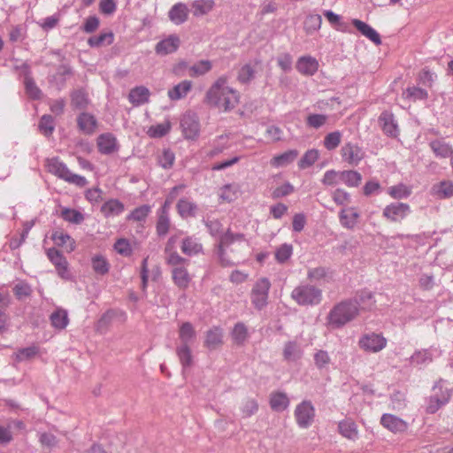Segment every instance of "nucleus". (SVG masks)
<instances>
[{
  "label": "nucleus",
  "instance_id": "f257e3e1",
  "mask_svg": "<svg viewBox=\"0 0 453 453\" xmlns=\"http://www.w3.org/2000/svg\"><path fill=\"white\" fill-rule=\"evenodd\" d=\"M240 101L239 92L230 87L226 76L218 78L205 94L204 103L219 111L226 112L235 108Z\"/></svg>",
  "mask_w": 453,
  "mask_h": 453
},
{
  "label": "nucleus",
  "instance_id": "f03ea898",
  "mask_svg": "<svg viewBox=\"0 0 453 453\" xmlns=\"http://www.w3.org/2000/svg\"><path fill=\"white\" fill-rule=\"evenodd\" d=\"M360 303L357 299H347L335 304L327 315L328 325L341 328L354 320L359 314Z\"/></svg>",
  "mask_w": 453,
  "mask_h": 453
},
{
  "label": "nucleus",
  "instance_id": "7ed1b4c3",
  "mask_svg": "<svg viewBox=\"0 0 453 453\" xmlns=\"http://www.w3.org/2000/svg\"><path fill=\"white\" fill-rule=\"evenodd\" d=\"M196 339V332L193 325L184 322L179 328V344L176 347V355L182 366L183 371L193 364V356L190 346Z\"/></svg>",
  "mask_w": 453,
  "mask_h": 453
},
{
  "label": "nucleus",
  "instance_id": "20e7f679",
  "mask_svg": "<svg viewBox=\"0 0 453 453\" xmlns=\"http://www.w3.org/2000/svg\"><path fill=\"white\" fill-rule=\"evenodd\" d=\"M165 262L172 267L171 273L174 284L180 289H186L191 281V277L187 269L189 260L179 254H172L169 258H166Z\"/></svg>",
  "mask_w": 453,
  "mask_h": 453
},
{
  "label": "nucleus",
  "instance_id": "39448f33",
  "mask_svg": "<svg viewBox=\"0 0 453 453\" xmlns=\"http://www.w3.org/2000/svg\"><path fill=\"white\" fill-rule=\"evenodd\" d=\"M450 398L451 389L447 386L445 380L440 379L433 386L432 395L426 399V411L429 414L435 413L446 405Z\"/></svg>",
  "mask_w": 453,
  "mask_h": 453
},
{
  "label": "nucleus",
  "instance_id": "423d86ee",
  "mask_svg": "<svg viewBox=\"0 0 453 453\" xmlns=\"http://www.w3.org/2000/svg\"><path fill=\"white\" fill-rule=\"evenodd\" d=\"M46 167L49 173L56 175L68 183L74 184L77 187L83 188L88 184L85 177L73 173L58 157L49 158L46 161Z\"/></svg>",
  "mask_w": 453,
  "mask_h": 453
},
{
  "label": "nucleus",
  "instance_id": "0eeeda50",
  "mask_svg": "<svg viewBox=\"0 0 453 453\" xmlns=\"http://www.w3.org/2000/svg\"><path fill=\"white\" fill-rule=\"evenodd\" d=\"M291 298L299 305L313 306L321 302L322 291L315 286L302 284L293 289Z\"/></svg>",
  "mask_w": 453,
  "mask_h": 453
},
{
  "label": "nucleus",
  "instance_id": "6e6552de",
  "mask_svg": "<svg viewBox=\"0 0 453 453\" xmlns=\"http://www.w3.org/2000/svg\"><path fill=\"white\" fill-rule=\"evenodd\" d=\"M270 288L271 281L268 278L263 277L255 282L250 292V299L256 309L260 311L267 305Z\"/></svg>",
  "mask_w": 453,
  "mask_h": 453
},
{
  "label": "nucleus",
  "instance_id": "1a4fd4ad",
  "mask_svg": "<svg viewBox=\"0 0 453 453\" xmlns=\"http://www.w3.org/2000/svg\"><path fill=\"white\" fill-rule=\"evenodd\" d=\"M388 340L381 334L374 332L363 334L358 340L361 349L369 353H378L387 346Z\"/></svg>",
  "mask_w": 453,
  "mask_h": 453
},
{
  "label": "nucleus",
  "instance_id": "9d476101",
  "mask_svg": "<svg viewBox=\"0 0 453 453\" xmlns=\"http://www.w3.org/2000/svg\"><path fill=\"white\" fill-rule=\"evenodd\" d=\"M294 414L298 426L308 428L314 421L315 408L311 401L304 400L296 405Z\"/></svg>",
  "mask_w": 453,
  "mask_h": 453
},
{
  "label": "nucleus",
  "instance_id": "9b49d317",
  "mask_svg": "<svg viewBox=\"0 0 453 453\" xmlns=\"http://www.w3.org/2000/svg\"><path fill=\"white\" fill-rule=\"evenodd\" d=\"M180 127L184 137L188 140H196L200 134V122L194 112L185 113L180 119Z\"/></svg>",
  "mask_w": 453,
  "mask_h": 453
},
{
  "label": "nucleus",
  "instance_id": "f8f14e48",
  "mask_svg": "<svg viewBox=\"0 0 453 453\" xmlns=\"http://www.w3.org/2000/svg\"><path fill=\"white\" fill-rule=\"evenodd\" d=\"M411 207L404 203H392L383 210V217L392 222H400L411 213Z\"/></svg>",
  "mask_w": 453,
  "mask_h": 453
},
{
  "label": "nucleus",
  "instance_id": "ddd939ff",
  "mask_svg": "<svg viewBox=\"0 0 453 453\" xmlns=\"http://www.w3.org/2000/svg\"><path fill=\"white\" fill-rule=\"evenodd\" d=\"M47 256L50 262L55 265L58 275L62 279H69L70 274L68 272V262L62 253L52 248L48 250Z\"/></svg>",
  "mask_w": 453,
  "mask_h": 453
},
{
  "label": "nucleus",
  "instance_id": "4468645a",
  "mask_svg": "<svg viewBox=\"0 0 453 453\" xmlns=\"http://www.w3.org/2000/svg\"><path fill=\"white\" fill-rule=\"evenodd\" d=\"M380 424L394 434L403 433L408 429V424L405 420L389 413H385L381 416Z\"/></svg>",
  "mask_w": 453,
  "mask_h": 453
},
{
  "label": "nucleus",
  "instance_id": "2eb2a0df",
  "mask_svg": "<svg viewBox=\"0 0 453 453\" xmlns=\"http://www.w3.org/2000/svg\"><path fill=\"white\" fill-rule=\"evenodd\" d=\"M379 124L388 136L396 137L398 135V125L392 112L387 111L381 112L379 117Z\"/></svg>",
  "mask_w": 453,
  "mask_h": 453
},
{
  "label": "nucleus",
  "instance_id": "dca6fc26",
  "mask_svg": "<svg viewBox=\"0 0 453 453\" xmlns=\"http://www.w3.org/2000/svg\"><path fill=\"white\" fill-rule=\"evenodd\" d=\"M342 156L349 165H357L364 157L361 148L352 143H347L342 148Z\"/></svg>",
  "mask_w": 453,
  "mask_h": 453
},
{
  "label": "nucleus",
  "instance_id": "f3484780",
  "mask_svg": "<svg viewBox=\"0 0 453 453\" xmlns=\"http://www.w3.org/2000/svg\"><path fill=\"white\" fill-rule=\"evenodd\" d=\"M180 46V38L176 35H171L161 40L156 45L155 50L158 55H168L175 52Z\"/></svg>",
  "mask_w": 453,
  "mask_h": 453
},
{
  "label": "nucleus",
  "instance_id": "a211bd4d",
  "mask_svg": "<svg viewBox=\"0 0 453 453\" xmlns=\"http://www.w3.org/2000/svg\"><path fill=\"white\" fill-rule=\"evenodd\" d=\"M189 10L184 3H177L168 12V18L174 25H181L188 20Z\"/></svg>",
  "mask_w": 453,
  "mask_h": 453
},
{
  "label": "nucleus",
  "instance_id": "6ab92c4d",
  "mask_svg": "<svg viewBox=\"0 0 453 453\" xmlns=\"http://www.w3.org/2000/svg\"><path fill=\"white\" fill-rule=\"evenodd\" d=\"M296 68L303 75H313L319 69V62L315 58L303 56L298 58Z\"/></svg>",
  "mask_w": 453,
  "mask_h": 453
},
{
  "label": "nucleus",
  "instance_id": "aec40b11",
  "mask_svg": "<svg viewBox=\"0 0 453 453\" xmlns=\"http://www.w3.org/2000/svg\"><path fill=\"white\" fill-rule=\"evenodd\" d=\"M223 343V329L214 326L209 329L205 334L204 346L210 350H214Z\"/></svg>",
  "mask_w": 453,
  "mask_h": 453
},
{
  "label": "nucleus",
  "instance_id": "412c9836",
  "mask_svg": "<svg viewBox=\"0 0 453 453\" xmlns=\"http://www.w3.org/2000/svg\"><path fill=\"white\" fill-rule=\"evenodd\" d=\"M79 130L85 134H92L96 129V119L89 113L82 112L77 118Z\"/></svg>",
  "mask_w": 453,
  "mask_h": 453
},
{
  "label": "nucleus",
  "instance_id": "4be33fe9",
  "mask_svg": "<svg viewBox=\"0 0 453 453\" xmlns=\"http://www.w3.org/2000/svg\"><path fill=\"white\" fill-rule=\"evenodd\" d=\"M176 208L182 219L194 218L198 211V205L186 197L178 201Z\"/></svg>",
  "mask_w": 453,
  "mask_h": 453
},
{
  "label": "nucleus",
  "instance_id": "5701e85b",
  "mask_svg": "<svg viewBox=\"0 0 453 453\" xmlns=\"http://www.w3.org/2000/svg\"><path fill=\"white\" fill-rule=\"evenodd\" d=\"M359 213L354 207L343 208L339 213V219L342 226L347 229H352L356 226Z\"/></svg>",
  "mask_w": 453,
  "mask_h": 453
},
{
  "label": "nucleus",
  "instance_id": "b1692460",
  "mask_svg": "<svg viewBox=\"0 0 453 453\" xmlns=\"http://www.w3.org/2000/svg\"><path fill=\"white\" fill-rule=\"evenodd\" d=\"M97 147L102 154H111L117 150V140L111 134H103L97 138Z\"/></svg>",
  "mask_w": 453,
  "mask_h": 453
},
{
  "label": "nucleus",
  "instance_id": "393cba45",
  "mask_svg": "<svg viewBox=\"0 0 453 453\" xmlns=\"http://www.w3.org/2000/svg\"><path fill=\"white\" fill-rule=\"evenodd\" d=\"M352 24L364 36L371 40L374 44H381L380 35L368 24L357 19L352 20Z\"/></svg>",
  "mask_w": 453,
  "mask_h": 453
},
{
  "label": "nucleus",
  "instance_id": "a878e982",
  "mask_svg": "<svg viewBox=\"0 0 453 453\" xmlns=\"http://www.w3.org/2000/svg\"><path fill=\"white\" fill-rule=\"evenodd\" d=\"M228 148V136L226 134L219 135L212 141L211 149L206 152V157L212 158L219 156Z\"/></svg>",
  "mask_w": 453,
  "mask_h": 453
},
{
  "label": "nucleus",
  "instance_id": "bb28decb",
  "mask_svg": "<svg viewBox=\"0 0 453 453\" xmlns=\"http://www.w3.org/2000/svg\"><path fill=\"white\" fill-rule=\"evenodd\" d=\"M71 105L75 110H85L89 104L88 93L81 88L74 89L71 95Z\"/></svg>",
  "mask_w": 453,
  "mask_h": 453
},
{
  "label": "nucleus",
  "instance_id": "cd10ccee",
  "mask_svg": "<svg viewBox=\"0 0 453 453\" xmlns=\"http://www.w3.org/2000/svg\"><path fill=\"white\" fill-rule=\"evenodd\" d=\"M191 88L192 82L190 81H182L181 82L178 83L177 85L173 86V88L168 90V97L172 101L182 99L191 90Z\"/></svg>",
  "mask_w": 453,
  "mask_h": 453
},
{
  "label": "nucleus",
  "instance_id": "c85d7f7f",
  "mask_svg": "<svg viewBox=\"0 0 453 453\" xmlns=\"http://www.w3.org/2000/svg\"><path fill=\"white\" fill-rule=\"evenodd\" d=\"M430 148L436 157L446 158L453 156L452 146L443 140H434L430 142Z\"/></svg>",
  "mask_w": 453,
  "mask_h": 453
},
{
  "label": "nucleus",
  "instance_id": "c756f323",
  "mask_svg": "<svg viewBox=\"0 0 453 453\" xmlns=\"http://www.w3.org/2000/svg\"><path fill=\"white\" fill-rule=\"evenodd\" d=\"M181 251L187 256H195L202 252L203 245L194 236H188L183 239Z\"/></svg>",
  "mask_w": 453,
  "mask_h": 453
},
{
  "label": "nucleus",
  "instance_id": "7c9ffc66",
  "mask_svg": "<svg viewBox=\"0 0 453 453\" xmlns=\"http://www.w3.org/2000/svg\"><path fill=\"white\" fill-rule=\"evenodd\" d=\"M338 429L339 433L347 439L356 440L357 438V426L350 418L340 421L338 424Z\"/></svg>",
  "mask_w": 453,
  "mask_h": 453
},
{
  "label": "nucleus",
  "instance_id": "2f4dec72",
  "mask_svg": "<svg viewBox=\"0 0 453 453\" xmlns=\"http://www.w3.org/2000/svg\"><path fill=\"white\" fill-rule=\"evenodd\" d=\"M50 320L51 323V326L58 330L65 329L68 323H69V318L67 311L58 308L55 311H53L50 316Z\"/></svg>",
  "mask_w": 453,
  "mask_h": 453
},
{
  "label": "nucleus",
  "instance_id": "473e14b6",
  "mask_svg": "<svg viewBox=\"0 0 453 453\" xmlns=\"http://www.w3.org/2000/svg\"><path fill=\"white\" fill-rule=\"evenodd\" d=\"M289 405V399L283 392L272 393L270 395V407L274 411H283Z\"/></svg>",
  "mask_w": 453,
  "mask_h": 453
},
{
  "label": "nucleus",
  "instance_id": "72a5a7b5",
  "mask_svg": "<svg viewBox=\"0 0 453 453\" xmlns=\"http://www.w3.org/2000/svg\"><path fill=\"white\" fill-rule=\"evenodd\" d=\"M124 209V204L119 200L111 199L102 205L101 211L106 218H109L119 215Z\"/></svg>",
  "mask_w": 453,
  "mask_h": 453
},
{
  "label": "nucleus",
  "instance_id": "f704fd0d",
  "mask_svg": "<svg viewBox=\"0 0 453 453\" xmlns=\"http://www.w3.org/2000/svg\"><path fill=\"white\" fill-rule=\"evenodd\" d=\"M150 90L143 87H136L129 92L128 99L134 105H141L149 101Z\"/></svg>",
  "mask_w": 453,
  "mask_h": 453
},
{
  "label": "nucleus",
  "instance_id": "c9c22d12",
  "mask_svg": "<svg viewBox=\"0 0 453 453\" xmlns=\"http://www.w3.org/2000/svg\"><path fill=\"white\" fill-rule=\"evenodd\" d=\"M214 0H195L191 3L193 15L200 17L209 13L214 7Z\"/></svg>",
  "mask_w": 453,
  "mask_h": 453
},
{
  "label": "nucleus",
  "instance_id": "e433bc0d",
  "mask_svg": "<svg viewBox=\"0 0 453 453\" xmlns=\"http://www.w3.org/2000/svg\"><path fill=\"white\" fill-rule=\"evenodd\" d=\"M297 156L298 151L296 150H289L282 154L275 156L272 159L271 165L274 167H283L292 163Z\"/></svg>",
  "mask_w": 453,
  "mask_h": 453
},
{
  "label": "nucleus",
  "instance_id": "4c0bfd02",
  "mask_svg": "<svg viewBox=\"0 0 453 453\" xmlns=\"http://www.w3.org/2000/svg\"><path fill=\"white\" fill-rule=\"evenodd\" d=\"M113 39H114L113 33L109 31V32L101 33L99 35H95V36L88 38V43L90 47L98 48L101 46H106V45L111 44L113 42Z\"/></svg>",
  "mask_w": 453,
  "mask_h": 453
},
{
  "label": "nucleus",
  "instance_id": "58836bf2",
  "mask_svg": "<svg viewBox=\"0 0 453 453\" xmlns=\"http://www.w3.org/2000/svg\"><path fill=\"white\" fill-rule=\"evenodd\" d=\"M433 191L440 198H449L453 196V181L442 180L438 184L434 185Z\"/></svg>",
  "mask_w": 453,
  "mask_h": 453
},
{
  "label": "nucleus",
  "instance_id": "ea45409f",
  "mask_svg": "<svg viewBox=\"0 0 453 453\" xmlns=\"http://www.w3.org/2000/svg\"><path fill=\"white\" fill-rule=\"evenodd\" d=\"M231 335L236 344L242 345L249 336L248 328L244 323L238 322L234 325Z\"/></svg>",
  "mask_w": 453,
  "mask_h": 453
},
{
  "label": "nucleus",
  "instance_id": "a19ab883",
  "mask_svg": "<svg viewBox=\"0 0 453 453\" xmlns=\"http://www.w3.org/2000/svg\"><path fill=\"white\" fill-rule=\"evenodd\" d=\"M302 350L296 342H288L283 349V357L288 361H295L300 358Z\"/></svg>",
  "mask_w": 453,
  "mask_h": 453
},
{
  "label": "nucleus",
  "instance_id": "79ce46f5",
  "mask_svg": "<svg viewBox=\"0 0 453 453\" xmlns=\"http://www.w3.org/2000/svg\"><path fill=\"white\" fill-rule=\"evenodd\" d=\"M342 182L346 184L348 187L355 188L358 187L362 180L361 174L353 170L342 171Z\"/></svg>",
  "mask_w": 453,
  "mask_h": 453
},
{
  "label": "nucleus",
  "instance_id": "37998d69",
  "mask_svg": "<svg viewBox=\"0 0 453 453\" xmlns=\"http://www.w3.org/2000/svg\"><path fill=\"white\" fill-rule=\"evenodd\" d=\"M171 130V122L165 120L162 123L151 126L148 130V134L153 138H160L167 134Z\"/></svg>",
  "mask_w": 453,
  "mask_h": 453
},
{
  "label": "nucleus",
  "instance_id": "c03bdc74",
  "mask_svg": "<svg viewBox=\"0 0 453 453\" xmlns=\"http://www.w3.org/2000/svg\"><path fill=\"white\" fill-rule=\"evenodd\" d=\"M388 195L395 199L407 198L411 194V188L405 184L400 183L388 188Z\"/></svg>",
  "mask_w": 453,
  "mask_h": 453
},
{
  "label": "nucleus",
  "instance_id": "a18cd8bd",
  "mask_svg": "<svg viewBox=\"0 0 453 453\" xmlns=\"http://www.w3.org/2000/svg\"><path fill=\"white\" fill-rule=\"evenodd\" d=\"M52 240L58 246L66 245L68 251H73L74 250V241L67 234L63 232H55L52 234Z\"/></svg>",
  "mask_w": 453,
  "mask_h": 453
},
{
  "label": "nucleus",
  "instance_id": "49530a36",
  "mask_svg": "<svg viewBox=\"0 0 453 453\" xmlns=\"http://www.w3.org/2000/svg\"><path fill=\"white\" fill-rule=\"evenodd\" d=\"M39 352L37 346L32 345L27 348L19 349L16 353V360L18 362L30 360L35 357Z\"/></svg>",
  "mask_w": 453,
  "mask_h": 453
},
{
  "label": "nucleus",
  "instance_id": "de8ad7c7",
  "mask_svg": "<svg viewBox=\"0 0 453 453\" xmlns=\"http://www.w3.org/2000/svg\"><path fill=\"white\" fill-rule=\"evenodd\" d=\"M292 253L293 246L291 244H281L275 251V259L278 263L283 264L290 258Z\"/></svg>",
  "mask_w": 453,
  "mask_h": 453
},
{
  "label": "nucleus",
  "instance_id": "09e8293b",
  "mask_svg": "<svg viewBox=\"0 0 453 453\" xmlns=\"http://www.w3.org/2000/svg\"><path fill=\"white\" fill-rule=\"evenodd\" d=\"M238 188L236 185L226 184L220 188L219 198L222 201L230 203L236 199Z\"/></svg>",
  "mask_w": 453,
  "mask_h": 453
},
{
  "label": "nucleus",
  "instance_id": "8fccbe9b",
  "mask_svg": "<svg viewBox=\"0 0 453 453\" xmlns=\"http://www.w3.org/2000/svg\"><path fill=\"white\" fill-rule=\"evenodd\" d=\"M342 141V134L340 131H334L327 134L324 138V146L328 150L336 149Z\"/></svg>",
  "mask_w": 453,
  "mask_h": 453
},
{
  "label": "nucleus",
  "instance_id": "3c124183",
  "mask_svg": "<svg viewBox=\"0 0 453 453\" xmlns=\"http://www.w3.org/2000/svg\"><path fill=\"white\" fill-rule=\"evenodd\" d=\"M319 158V151L317 150H307L303 157L298 162V166L301 169H305L312 165Z\"/></svg>",
  "mask_w": 453,
  "mask_h": 453
},
{
  "label": "nucleus",
  "instance_id": "603ef678",
  "mask_svg": "<svg viewBox=\"0 0 453 453\" xmlns=\"http://www.w3.org/2000/svg\"><path fill=\"white\" fill-rule=\"evenodd\" d=\"M39 129L45 136H50L55 129L52 116L47 114L43 115L39 122Z\"/></svg>",
  "mask_w": 453,
  "mask_h": 453
},
{
  "label": "nucleus",
  "instance_id": "864d4df0",
  "mask_svg": "<svg viewBox=\"0 0 453 453\" xmlns=\"http://www.w3.org/2000/svg\"><path fill=\"white\" fill-rule=\"evenodd\" d=\"M212 65L211 61L209 60H201L195 65H193L189 70H190V75L191 76H201L205 73H207L211 69Z\"/></svg>",
  "mask_w": 453,
  "mask_h": 453
},
{
  "label": "nucleus",
  "instance_id": "5fc2aeb1",
  "mask_svg": "<svg viewBox=\"0 0 453 453\" xmlns=\"http://www.w3.org/2000/svg\"><path fill=\"white\" fill-rule=\"evenodd\" d=\"M403 95L406 98L413 101L426 100L428 96L427 91L418 87H410L404 92Z\"/></svg>",
  "mask_w": 453,
  "mask_h": 453
},
{
  "label": "nucleus",
  "instance_id": "6e6d98bb",
  "mask_svg": "<svg viewBox=\"0 0 453 453\" xmlns=\"http://www.w3.org/2000/svg\"><path fill=\"white\" fill-rule=\"evenodd\" d=\"M342 171L328 170L324 173L321 182L326 186H336L342 181Z\"/></svg>",
  "mask_w": 453,
  "mask_h": 453
},
{
  "label": "nucleus",
  "instance_id": "4d7b16f0",
  "mask_svg": "<svg viewBox=\"0 0 453 453\" xmlns=\"http://www.w3.org/2000/svg\"><path fill=\"white\" fill-rule=\"evenodd\" d=\"M61 216L65 221L73 224H81L84 220L82 213L73 209H63Z\"/></svg>",
  "mask_w": 453,
  "mask_h": 453
},
{
  "label": "nucleus",
  "instance_id": "13d9d810",
  "mask_svg": "<svg viewBox=\"0 0 453 453\" xmlns=\"http://www.w3.org/2000/svg\"><path fill=\"white\" fill-rule=\"evenodd\" d=\"M354 299L360 303V310L371 309L374 304L373 295L370 291H361Z\"/></svg>",
  "mask_w": 453,
  "mask_h": 453
},
{
  "label": "nucleus",
  "instance_id": "bf43d9fd",
  "mask_svg": "<svg viewBox=\"0 0 453 453\" xmlns=\"http://www.w3.org/2000/svg\"><path fill=\"white\" fill-rule=\"evenodd\" d=\"M322 18L319 14H310L304 20V28L311 33L320 28Z\"/></svg>",
  "mask_w": 453,
  "mask_h": 453
},
{
  "label": "nucleus",
  "instance_id": "052dcab7",
  "mask_svg": "<svg viewBox=\"0 0 453 453\" xmlns=\"http://www.w3.org/2000/svg\"><path fill=\"white\" fill-rule=\"evenodd\" d=\"M92 267L93 270L101 275H104L109 271V264L107 260L102 256H95L92 258Z\"/></svg>",
  "mask_w": 453,
  "mask_h": 453
},
{
  "label": "nucleus",
  "instance_id": "680f3d73",
  "mask_svg": "<svg viewBox=\"0 0 453 453\" xmlns=\"http://www.w3.org/2000/svg\"><path fill=\"white\" fill-rule=\"evenodd\" d=\"M314 363L318 369H326L331 363V358L326 350L319 349L314 354Z\"/></svg>",
  "mask_w": 453,
  "mask_h": 453
},
{
  "label": "nucleus",
  "instance_id": "e2e57ef3",
  "mask_svg": "<svg viewBox=\"0 0 453 453\" xmlns=\"http://www.w3.org/2000/svg\"><path fill=\"white\" fill-rule=\"evenodd\" d=\"M327 119L328 117L325 114H310L306 118V124L310 127L318 129L326 123Z\"/></svg>",
  "mask_w": 453,
  "mask_h": 453
},
{
  "label": "nucleus",
  "instance_id": "0e129e2a",
  "mask_svg": "<svg viewBox=\"0 0 453 453\" xmlns=\"http://www.w3.org/2000/svg\"><path fill=\"white\" fill-rule=\"evenodd\" d=\"M332 198L336 204L341 206H346L351 200L350 195L342 188H336L333 191Z\"/></svg>",
  "mask_w": 453,
  "mask_h": 453
},
{
  "label": "nucleus",
  "instance_id": "69168bd1",
  "mask_svg": "<svg viewBox=\"0 0 453 453\" xmlns=\"http://www.w3.org/2000/svg\"><path fill=\"white\" fill-rule=\"evenodd\" d=\"M150 211V206L142 205L132 211V212L128 215L127 219L134 221H143L149 215Z\"/></svg>",
  "mask_w": 453,
  "mask_h": 453
},
{
  "label": "nucleus",
  "instance_id": "338daca9",
  "mask_svg": "<svg viewBox=\"0 0 453 453\" xmlns=\"http://www.w3.org/2000/svg\"><path fill=\"white\" fill-rule=\"evenodd\" d=\"M13 292L19 300H22L30 296L32 294V288L27 282L20 281L14 286Z\"/></svg>",
  "mask_w": 453,
  "mask_h": 453
},
{
  "label": "nucleus",
  "instance_id": "774afa93",
  "mask_svg": "<svg viewBox=\"0 0 453 453\" xmlns=\"http://www.w3.org/2000/svg\"><path fill=\"white\" fill-rule=\"evenodd\" d=\"M174 159L175 157L172 150H164L162 154L158 156L157 162L163 168L169 169L173 166Z\"/></svg>",
  "mask_w": 453,
  "mask_h": 453
}]
</instances>
